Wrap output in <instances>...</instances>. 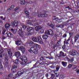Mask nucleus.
<instances>
[{
    "mask_svg": "<svg viewBox=\"0 0 79 79\" xmlns=\"http://www.w3.org/2000/svg\"><path fill=\"white\" fill-rule=\"evenodd\" d=\"M15 56L17 58H18V59H20L22 61V62L20 63L21 64L24 65V64L27 63V58L25 56L23 57L21 56L20 52H18L15 53Z\"/></svg>",
    "mask_w": 79,
    "mask_h": 79,
    "instance_id": "obj_1",
    "label": "nucleus"
},
{
    "mask_svg": "<svg viewBox=\"0 0 79 79\" xmlns=\"http://www.w3.org/2000/svg\"><path fill=\"white\" fill-rule=\"evenodd\" d=\"M25 45L26 46H31V47H32V46L34 45V44L31 40H28L26 43Z\"/></svg>",
    "mask_w": 79,
    "mask_h": 79,
    "instance_id": "obj_2",
    "label": "nucleus"
},
{
    "mask_svg": "<svg viewBox=\"0 0 79 79\" xmlns=\"http://www.w3.org/2000/svg\"><path fill=\"white\" fill-rule=\"evenodd\" d=\"M45 34L52 36H53L54 34L52 30H46L45 31Z\"/></svg>",
    "mask_w": 79,
    "mask_h": 79,
    "instance_id": "obj_3",
    "label": "nucleus"
},
{
    "mask_svg": "<svg viewBox=\"0 0 79 79\" xmlns=\"http://www.w3.org/2000/svg\"><path fill=\"white\" fill-rule=\"evenodd\" d=\"M17 48L19 50H21L22 53H24L26 52V48L24 46L17 47Z\"/></svg>",
    "mask_w": 79,
    "mask_h": 79,
    "instance_id": "obj_4",
    "label": "nucleus"
},
{
    "mask_svg": "<svg viewBox=\"0 0 79 79\" xmlns=\"http://www.w3.org/2000/svg\"><path fill=\"white\" fill-rule=\"evenodd\" d=\"M31 49L32 50V52L35 54L36 55L39 52V51L38 48H35L34 47H32L31 48Z\"/></svg>",
    "mask_w": 79,
    "mask_h": 79,
    "instance_id": "obj_5",
    "label": "nucleus"
},
{
    "mask_svg": "<svg viewBox=\"0 0 79 79\" xmlns=\"http://www.w3.org/2000/svg\"><path fill=\"white\" fill-rule=\"evenodd\" d=\"M32 22L33 23V25L35 26H37V25H39L40 24V21L37 20L36 21H35V19H34L32 20Z\"/></svg>",
    "mask_w": 79,
    "mask_h": 79,
    "instance_id": "obj_6",
    "label": "nucleus"
},
{
    "mask_svg": "<svg viewBox=\"0 0 79 79\" xmlns=\"http://www.w3.org/2000/svg\"><path fill=\"white\" fill-rule=\"evenodd\" d=\"M69 54L72 56H74L77 55V52L76 50H73V51H70L69 52Z\"/></svg>",
    "mask_w": 79,
    "mask_h": 79,
    "instance_id": "obj_7",
    "label": "nucleus"
},
{
    "mask_svg": "<svg viewBox=\"0 0 79 79\" xmlns=\"http://www.w3.org/2000/svg\"><path fill=\"white\" fill-rule=\"evenodd\" d=\"M19 22L18 21H15V22H12L11 23V24L14 27H18Z\"/></svg>",
    "mask_w": 79,
    "mask_h": 79,
    "instance_id": "obj_8",
    "label": "nucleus"
},
{
    "mask_svg": "<svg viewBox=\"0 0 79 79\" xmlns=\"http://www.w3.org/2000/svg\"><path fill=\"white\" fill-rule=\"evenodd\" d=\"M8 57H7L6 56L5 58L4 63V66H6L8 64Z\"/></svg>",
    "mask_w": 79,
    "mask_h": 79,
    "instance_id": "obj_9",
    "label": "nucleus"
},
{
    "mask_svg": "<svg viewBox=\"0 0 79 79\" xmlns=\"http://www.w3.org/2000/svg\"><path fill=\"white\" fill-rule=\"evenodd\" d=\"M38 40L40 44H43L44 42H43V40L41 38L40 36H38Z\"/></svg>",
    "mask_w": 79,
    "mask_h": 79,
    "instance_id": "obj_10",
    "label": "nucleus"
},
{
    "mask_svg": "<svg viewBox=\"0 0 79 79\" xmlns=\"http://www.w3.org/2000/svg\"><path fill=\"white\" fill-rule=\"evenodd\" d=\"M38 17H47L48 15L45 14H40V13L38 14Z\"/></svg>",
    "mask_w": 79,
    "mask_h": 79,
    "instance_id": "obj_11",
    "label": "nucleus"
},
{
    "mask_svg": "<svg viewBox=\"0 0 79 79\" xmlns=\"http://www.w3.org/2000/svg\"><path fill=\"white\" fill-rule=\"evenodd\" d=\"M17 66L16 65L13 66L12 67L11 72L14 73H15V71H16V69H17Z\"/></svg>",
    "mask_w": 79,
    "mask_h": 79,
    "instance_id": "obj_12",
    "label": "nucleus"
},
{
    "mask_svg": "<svg viewBox=\"0 0 79 79\" xmlns=\"http://www.w3.org/2000/svg\"><path fill=\"white\" fill-rule=\"evenodd\" d=\"M33 47H34L35 48H41V46L40 45L37 44H35L34 45V46Z\"/></svg>",
    "mask_w": 79,
    "mask_h": 79,
    "instance_id": "obj_13",
    "label": "nucleus"
},
{
    "mask_svg": "<svg viewBox=\"0 0 79 79\" xmlns=\"http://www.w3.org/2000/svg\"><path fill=\"white\" fill-rule=\"evenodd\" d=\"M40 29H42V27H41L40 26H37L35 27V31H38Z\"/></svg>",
    "mask_w": 79,
    "mask_h": 79,
    "instance_id": "obj_14",
    "label": "nucleus"
},
{
    "mask_svg": "<svg viewBox=\"0 0 79 79\" xmlns=\"http://www.w3.org/2000/svg\"><path fill=\"white\" fill-rule=\"evenodd\" d=\"M6 34L7 35V36L9 37H13V34L10 32H7Z\"/></svg>",
    "mask_w": 79,
    "mask_h": 79,
    "instance_id": "obj_15",
    "label": "nucleus"
},
{
    "mask_svg": "<svg viewBox=\"0 0 79 79\" xmlns=\"http://www.w3.org/2000/svg\"><path fill=\"white\" fill-rule=\"evenodd\" d=\"M14 63H15L16 64H19L20 63L21 64V63H22V62H20V61H19V60L17 59L15 61H14Z\"/></svg>",
    "mask_w": 79,
    "mask_h": 79,
    "instance_id": "obj_16",
    "label": "nucleus"
},
{
    "mask_svg": "<svg viewBox=\"0 0 79 79\" xmlns=\"http://www.w3.org/2000/svg\"><path fill=\"white\" fill-rule=\"evenodd\" d=\"M20 3L21 4H22V5H25L26 3H29L28 2H25V1L24 0H22V1H21Z\"/></svg>",
    "mask_w": 79,
    "mask_h": 79,
    "instance_id": "obj_17",
    "label": "nucleus"
},
{
    "mask_svg": "<svg viewBox=\"0 0 79 79\" xmlns=\"http://www.w3.org/2000/svg\"><path fill=\"white\" fill-rule=\"evenodd\" d=\"M34 28L32 27H29L27 29L28 32H30L31 31H34Z\"/></svg>",
    "mask_w": 79,
    "mask_h": 79,
    "instance_id": "obj_18",
    "label": "nucleus"
},
{
    "mask_svg": "<svg viewBox=\"0 0 79 79\" xmlns=\"http://www.w3.org/2000/svg\"><path fill=\"white\" fill-rule=\"evenodd\" d=\"M27 23L28 24H29V25H34V24H33V23L32 22V21H31V20H28L27 21Z\"/></svg>",
    "mask_w": 79,
    "mask_h": 79,
    "instance_id": "obj_19",
    "label": "nucleus"
},
{
    "mask_svg": "<svg viewBox=\"0 0 79 79\" xmlns=\"http://www.w3.org/2000/svg\"><path fill=\"white\" fill-rule=\"evenodd\" d=\"M8 55L9 56H12V52L11 50H9L8 52Z\"/></svg>",
    "mask_w": 79,
    "mask_h": 79,
    "instance_id": "obj_20",
    "label": "nucleus"
},
{
    "mask_svg": "<svg viewBox=\"0 0 79 79\" xmlns=\"http://www.w3.org/2000/svg\"><path fill=\"white\" fill-rule=\"evenodd\" d=\"M10 26H11L10 24L9 23H7L5 25V28H6V29H8L10 27Z\"/></svg>",
    "mask_w": 79,
    "mask_h": 79,
    "instance_id": "obj_21",
    "label": "nucleus"
},
{
    "mask_svg": "<svg viewBox=\"0 0 79 79\" xmlns=\"http://www.w3.org/2000/svg\"><path fill=\"white\" fill-rule=\"evenodd\" d=\"M62 64L63 66H64V67H66V66H67V63L66 62L62 61Z\"/></svg>",
    "mask_w": 79,
    "mask_h": 79,
    "instance_id": "obj_22",
    "label": "nucleus"
},
{
    "mask_svg": "<svg viewBox=\"0 0 79 79\" xmlns=\"http://www.w3.org/2000/svg\"><path fill=\"white\" fill-rule=\"evenodd\" d=\"M42 37L44 39H47L48 38V35H44L42 36Z\"/></svg>",
    "mask_w": 79,
    "mask_h": 79,
    "instance_id": "obj_23",
    "label": "nucleus"
},
{
    "mask_svg": "<svg viewBox=\"0 0 79 79\" xmlns=\"http://www.w3.org/2000/svg\"><path fill=\"white\" fill-rule=\"evenodd\" d=\"M19 34L21 37H23L24 36V33L22 31H20V32L19 33Z\"/></svg>",
    "mask_w": 79,
    "mask_h": 79,
    "instance_id": "obj_24",
    "label": "nucleus"
},
{
    "mask_svg": "<svg viewBox=\"0 0 79 79\" xmlns=\"http://www.w3.org/2000/svg\"><path fill=\"white\" fill-rule=\"evenodd\" d=\"M32 40L34 41V42H37V38L36 37H33L32 38Z\"/></svg>",
    "mask_w": 79,
    "mask_h": 79,
    "instance_id": "obj_25",
    "label": "nucleus"
},
{
    "mask_svg": "<svg viewBox=\"0 0 79 79\" xmlns=\"http://www.w3.org/2000/svg\"><path fill=\"white\" fill-rule=\"evenodd\" d=\"M11 31L12 33L13 34H16V30H14L13 29H11Z\"/></svg>",
    "mask_w": 79,
    "mask_h": 79,
    "instance_id": "obj_26",
    "label": "nucleus"
},
{
    "mask_svg": "<svg viewBox=\"0 0 79 79\" xmlns=\"http://www.w3.org/2000/svg\"><path fill=\"white\" fill-rule=\"evenodd\" d=\"M60 56H65V55H64V53H63V52H60Z\"/></svg>",
    "mask_w": 79,
    "mask_h": 79,
    "instance_id": "obj_27",
    "label": "nucleus"
},
{
    "mask_svg": "<svg viewBox=\"0 0 79 79\" xmlns=\"http://www.w3.org/2000/svg\"><path fill=\"white\" fill-rule=\"evenodd\" d=\"M67 61H68L69 62V61L73 62V61L74 60V58H71V59L69 58H67Z\"/></svg>",
    "mask_w": 79,
    "mask_h": 79,
    "instance_id": "obj_28",
    "label": "nucleus"
},
{
    "mask_svg": "<svg viewBox=\"0 0 79 79\" xmlns=\"http://www.w3.org/2000/svg\"><path fill=\"white\" fill-rule=\"evenodd\" d=\"M15 44L16 45H18L19 44V45H21V41H17L15 42Z\"/></svg>",
    "mask_w": 79,
    "mask_h": 79,
    "instance_id": "obj_29",
    "label": "nucleus"
},
{
    "mask_svg": "<svg viewBox=\"0 0 79 79\" xmlns=\"http://www.w3.org/2000/svg\"><path fill=\"white\" fill-rule=\"evenodd\" d=\"M78 38H79V35H77L75 37V41L76 42V40L78 39Z\"/></svg>",
    "mask_w": 79,
    "mask_h": 79,
    "instance_id": "obj_30",
    "label": "nucleus"
},
{
    "mask_svg": "<svg viewBox=\"0 0 79 79\" xmlns=\"http://www.w3.org/2000/svg\"><path fill=\"white\" fill-rule=\"evenodd\" d=\"M70 39H71V37H69L66 41V44H69L68 42H69V41L70 40Z\"/></svg>",
    "mask_w": 79,
    "mask_h": 79,
    "instance_id": "obj_31",
    "label": "nucleus"
},
{
    "mask_svg": "<svg viewBox=\"0 0 79 79\" xmlns=\"http://www.w3.org/2000/svg\"><path fill=\"white\" fill-rule=\"evenodd\" d=\"M2 34H5V33L6 32V30H5V29L4 28H2Z\"/></svg>",
    "mask_w": 79,
    "mask_h": 79,
    "instance_id": "obj_32",
    "label": "nucleus"
},
{
    "mask_svg": "<svg viewBox=\"0 0 79 79\" xmlns=\"http://www.w3.org/2000/svg\"><path fill=\"white\" fill-rule=\"evenodd\" d=\"M73 66V64H69V65H68V68H71V67Z\"/></svg>",
    "mask_w": 79,
    "mask_h": 79,
    "instance_id": "obj_33",
    "label": "nucleus"
},
{
    "mask_svg": "<svg viewBox=\"0 0 79 79\" xmlns=\"http://www.w3.org/2000/svg\"><path fill=\"white\" fill-rule=\"evenodd\" d=\"M23 73H21V72L20 71L18 72V76H21Z\"/></svg>",
    "mask_w": 79,
    "mask_h": 79,
    "instance_id": "obj_34",
    "label": "nucleus"
},
{
    "mask_svg": "<svg viewBox=\"0 0 79 79\" xmlns=\"http://www.w3.org/2000/svg\"><path fill=\"white\" fill-rule=\"evenodd\" d=\"M60 42L58 41L56 44L57 46H60Z\"/></svg>",
    "mask_w": 79,
    "mask_h": 79,
    "instance_id": "obj_35",
    "label": "nucleus"
},
{
    "mask_svg": "<svg viewBox=\"0 0 79 79\" xmlns=\"http://www.w3.org/2000/svg\"><path fill=\"white\" fill-rule=\"evenodd\" d=\"M25 13L26 14V15H29V12H28V11L27 10H26L25 11Z\"/></svg>",
    "mask_w": 79,
    "mask_h": 79,
    "instance_id": "obj_36",
    "label": "nucleus"
},
{
    "mask_svg": "<svg viewBox=\"0 0 79 79\" xmlns=\"http://www.w3.org/2000/svg\"><path fill=\"white\" fill-rule=\"evenodd\" d=\"M48 25L49 26H51V27H53L54 26V23H53L52 24H50L49 23H48Z\"/></svg>",
    "mask_w": 79,
    "mask_h": 79,
    "instance_id": "obj_37",
    "label": "nucleus"
},
{
    "mask_svg": "<svg viewBox=\"0 0 79 79\" xmlns=\"http://www.w3.org/2000/svg\"><path fill=\"white\" fill-rule=\"evenodd\" d=\"M40 32L41 34H43V33H44V30L42 29L40 31Z\"/></svg>",
    "mask_w": 79,
    "mask_h": 79,
    "instance_id": "obj_38",
    "label": "nucleus"
},
{
    "mask_svg": "<svg viewBox=\"0 0 79 79\" xmlns=\"http://www.w3.org/2000/svg\"><path fill=\"white\" fill-rule=\"evenodd\" d=\"M3 45H6V46L7 45V44L6 43V42L5 41H4L3 42Z\"/></svg>",
    "mask_w": 79,
    "mask_h": 79,
    "instance_id": "obj_39",
    "label": "nucleus"
},
{
    "mask_svg": "<svg viewBox=\"0 0 79 79\" xmlns=\"http://www.w3.org/2000/svg\"><path fill=\"white\" fill-rule=\"evenodd\" d=\"M8 77H13V74H10L8 75Z\"/></svg>",
    "mask_w": 79,
    "mask_h": 79,
    "instance_id": "obj_40",
    "label": "nucleus"
},
{
    "mask_svg": "<svg viewBox=\"0 0 79 79\" xmlns=\"http://www.w3.org/2000/svg\"><path fill=\"white\" fill-rule=\"evenodd\" d=\"M22 27L24 29H26L27 27H26V26L25 25H23Z\"/></svg>",
    "mask_w": 79,
    "mask_h": 79,
    "instance_id": "obj_41",
    "label": "nucleus"
},
{
    "mask_svg": "<svg viewBox=\"0 0 79 79\" xmlns=\"http://www.w3.org/2000/svg\"><path fill=\"white\" fill-rule=\"evenodd\" d=\"M3 52V49H1L0 50V54L2 53Z\"/></svg>",
    "mask_w": 79,
    "mask_h": 79,
    "instance_id": "obj_42",
    "label": "nucleus"
},
{
    "mask_svg": "<svg viewBox=\"0 0 79 79\" xmlns=\"http://www.w3.org/2000/svg\"><path fill=\"white\" fill-rule=\"evenodd\" d=\"M58 37V35H54V39H56V37Z\"/></svg>",
    "mask_w": 79,
    "mask_h": 79,
    "instance_id": "obj_43",
    "label": "nucleus"
},
{
    "mask_svg": "<svg viewBox=\"0 0 79 79\" xmlns=\"http://www.w3.org/2000/svg\"><path fill=\"white\" fill-rule=\"evenodd\" d=\"M14 8H15V6L13 5H12L10 7L11 9H13Z\"/></svg>",
    "mask_w": 79,
    "mask_h": 79,
    "instance_id": "obj_44",
    "label": "nucleus"
},
{
    "mask_svg": "<svg viewBox=\"0 0 79 79\" xmlns=\"http://www.w3.org/2000/svg\"><path fill=\"white\" fill-rule=\"evenodd\" d=\"M28 52H30V53H32V50L31 48V49L28 50Z\"/></svg>",
    "mask_w": 79,
    "mask_h": 79,
    "instance_id": "obj_45",
    "label": "nucleus"
},
{
    "mask_svg": "<svg viewBox=\"0 0 79 79\" xmlns=\"http://www.w3.org/2000/svg\"><path fill=\"white\" fill-rule=\"evenodd\" d=\"M57 20L59 23H60V22H61V19H57Z\"/></svg>",
    "mask_w": 79,
    "mask_h": 79,
    "instance_id": "obj_46",
    "label": "nucleus"
},
{
    "mask_svg": "<svg viewBox=\"0 0 79 79\" xmlns=\"http://www.w3.org/2000/svg\"><path fill=\"white\" fill-rule=\"evenodd\" d=\"M19 9V7H18L15 8V11H17V10H18Z\"/></svg>",
    "mask_w": 79,
    "mask_h": 79,
    "instance_id": "obj_47",
    "label": "nucleus"
},
{
    "mask_svg": "<svg viewBox=\"0 0 79 79\" xmlns=\"http://www.w3.org/2000/svg\"><path fill=\"white\" fill-rule=\"evenodd\" d=\"M3 68V66H2V64L0 63V69H2V68Z\"/></svg>",
    "mask_w": 79,
    "mask_h": 79,
    "instance_id": "obj_48",
    "label": "nucleus"
},
{
    "mask_svg": "<svg viewBox=\"0 0 79 79\" xmlns=\"http://www.w3.org/2000/svg\"><path fill=\"white\" fill-rule=\"evenodd\" d=\"M69 35H70V37H71V36H72L73 35V33L72 32H70V33H69Z\"/></svg>",
    "mask_w": 79,
    "mask_h": 79,
    "instance_id": "obj_49",
    "label": "nucleus"
},
{
    "mask_svg": "<svg viewBox=\"0 0 79 79\" xmlns=\"http://www.w3.org/2000/svg\"><path fill=\"white\" fill-rule=\"evenodd\" d=\"M76 68H77V66L76 65H75V66H74V68H73L72 69H73V70H74V69H76Z\"/></svg>",
    "mask_w": 79,
    "mask_h": 79,
    "instance_id": "obj_50",
    "label": "nucleus"
},
{
    "mask_svg": "<svg viewBox=\"0 0 79 79\" xmlns=\"http://www.w3.org/2000/svg\"><path fill=\"white\" fill-rule=\"evenodd\" d=\"M67 36V35L66 34H64L63 35V37H66Z\"/></svg>",
    "mask_w": 79,
    "mask_h": 79,
    "instance_id": "obj_51",
    "label": "nucleus"
},
{
    "mask_svg": "<svg viewBox=\"0 0 79 79\" xmlns=\"http://www.w3.org/2000/svg\"><path fill=\"white\" fill-rule=\"evenodd\" d=\"M56 46H57L56 45V44H54V47H53L54 48H55L56 47Z\"/></svg>",
    "mask_w": 79,
    "mask_h": 79,
    "instance_id": "obj_52",
    "label": "nucleus"
},
{
    "mask_svg": "<svg viewBox=\"0 0 79 79\" xmlns=\"http://www.w3.org/2000/svg\"><path fill=\"white\" fill-rule=\"evenodd\" d=\"M75 71H76L77 73H79V70L77 69L75 70Z\"/></svg>",
    "mask_w": 79,
    "mask_h": 79,
    "instance_id": "obj_53",
    "label": "nucleus"
},
{
    "mask_svg": "<svg viewBox=\"0 0 79 79\" xmlns=\"http://www.w3.org/2000/svg\"><path fill=\"white\" fill-rule=\"evenodd\" d=\"M59 68L58 67H57L56 68V71H58V70H59Z\"/></svg>",
    "mask_w": 79,
    "mask_h": 79,
    "instance_id": "obj_54",
    "label": "nucleus"
},
{
    "mask_svg": "<svg viewBox=\"0 0 79 79\" xmlns=\"http://www.w3.org/2000/svg\"><path fill=\"white\" fill-rule=\"evenodd\" d=\"M40 59H41V60H44V57H41V58H40Z\"/></svg>",
    "mask_w": 79,
    "mask_h": 79,
    "instance_id": "obj_55",
    "label": "nucleus"
},
{
    "mask_svg": "<svg viewBox=\"0 0 79 79\" xmlns=\"http://www.w3.org/2000/svg\"><path fill=\"white\" fill-rule=\"evenodd\" d=\"M62 48L63 49H64L65 48V46L64 45L63 46Z\"/></svg>",
    "mask_w": 79,
    "mask_h": 79,
    "instance_id": "obj_56",
    "label": "nucleus"
},
{
    "mask_svg": "<svg viewBox=\"0 0 79 79\" xmlns=\"http://www.w3.org/2000/svg\"><path fill=\"white\" fill-rule=\"evenodd\" d=\"M61 76H62V75H60V77H59L60 79H63V78L61 77Z\"/></svg>",
    "mask_w": 79,
    "mask_h": 79,
    "instance_id": "obj_57",
    "label": "nucleus"
},
{
    "mask_svg": "<svg viewBox=\"0 0 79 79\" xmlns=\"http://www.w3.org/2000/svg\"><path fill=\"white\" fill-rule=\"evenodd\" d=\"M20 31H22V29L21 28L19 29V33L20 32Z\"/></svg>",
    "mask_w": 79,
    "mask_h": 79,
    "instance_id": "obj_58",
    "label": "nucleus"
},
{
    "mask_svg": "<svg viewBox=\"0 0 79 79\" xmlns=\"http://www.w3.org/2000/svg\"><path fill=\"white\" fill-rule=\"evenodd\" d=\"M0 18L1 19H3V17L2 16H1L0 17Z\"/></svg>",
    "mask_w": 79,
    "mask_h": 79,
    "instance_id": "obj_59",
    "label": "nucleus"
},
{
    "mask_svg": "<svg viewBox=\"0 0 79 79\" xmlns=\"http://www.w3.org/2000/svg\"><path fill=\"white\" fill-rule=\"evenodd\" d=\"M20 10H19L18 11H17V13L18 14L19 13V12H20Z\"/></svg>",
    "mask_w": 79,
    "mask_h": 79,
    "instance_id": "obj_60",
    "label": "nucleus"
},
{
    "mask_svg": "<svg viewBox=\"0 0 79 79\" xmlns=\"http://www.w3.org/2000/svg\"><path fill=\"white\" fill-rule=\"evenodd\" d=\"M48 59H49V60H51V59H52V57H48Z\"/></svg>",
    "mask_w": 79,
    "mask_h": 79,
    "instance_id": "obj_61",
    "label": "nucleus"
},
{
    "mask_svg": "<svg viewBox=\"0 0 79 79\" xmlns=\"http://www.w3.org/2000/svg\"><path fill=\"white\" fill-rule=\"evenodd\" d=\"M10 10H11V9H9L8 10V11H10Z\"/></svg>",
    "mask_w": 79,
    "mask_h": 79,
    "instance_id": "obj_62",
    "label": "nucleus"
},
{
    "mask_svg": "<svg viewBox=\"0 0 79 79\" xmlns=\"http://www.w3.org/2000/svg\"><path fill=\"white\" fill-rule=\"evenodd\" d=\"M0 58H2V55L1 54H0Z\"/></svg>",
    "mask_w": 79,
    "mask_h": 79,
    "instance_id": "obj_63",
    "label": "nucleus"
},
{
    "mask_svg": "<svg viewBox=\"0 0 79 79\" xmlns=\"http://www.w3.org/2000/svg\"><path fill=\"white\" fill-rule=\"evenodd\" d=\"M3 20H5V19H6V18L5 17L4 18H3V19H2Z\"/></svg>",
    "mask_w": 79,
    "mask_h": 79,
    "instance_id": "obj_64",
    "label": "nucleus"
}]
</instances>
